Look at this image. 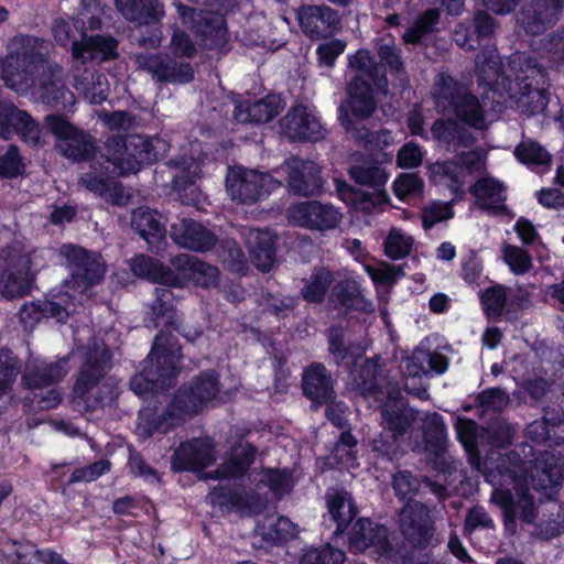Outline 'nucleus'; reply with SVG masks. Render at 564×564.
Here are the masks:
<instances>
[{"label":"nucleus","mask_w":564,"mask_h":564,"mask_svg":"<svg viewBox=\"0 0 564 564\" xmlns=\"http://www.w3.org/2000/svg\"><path fill=\"white\" fill-rule=\"evenodd\" d=\"M288 185L295 195L313 196L323 187L321 170L314 161H303L297 158L288 163Z\"/></svg>","instance_id":"5701e85b"},{"label":"nucleus","mask_w":564,"mask_h":564,"mask_svg":"<svg viewBox=\"0 0 564 564\" xmlns=\"http://www.w3.org/2000/svg\"><path fill=\"white\" fill-rule=\"evenodd\" d=\"M425 451L435 458H441L446 453L447 436L446 425L442 415L430 413L424 419Z\"/></svg>","instance_id":"49530a36"},{"label":"nucleus","mask_w":564,"mask_h":564,"mask_svg":"<svg viewBox=\"0 0 564 564\" xmlns=\"http://www.w3.org/2000/svg\"><path fill=\"white\" fill-rule=\"evenodd\" d=\"M59 254L66 260L69 270L65 281L68 290L85 293L104 280L106 264L98 252L75 245H63Z\"/></svg>","instance_id":"6e6552de"},{"label":"nucleus","mask_w":564,"mask_h":564,"mask_svg":"<svg viewBox=\"0 0 564 564\" xmlns=\"http://www.w3.org/2000/svg\"><path fill=\"white\" fill-rule=\"evenodd\" d=\"M455 427L468 458H480V448L486 445L502 448L510 443L509 429H485L473 420L462 417L457 419Z\"/></svg>","instance_id":"ddd939ff"},{"label":"nucleus","mask_w":564,"mask_h":564,"mask_svg":"<svg viewBox=\"0 0 564 564\" xmlns=\"http://www.w3.org/2000/svg\"><path fill=\"white\" fill-rule=\"evenodd\" d=\"M74 87L93 105L102 104L107 97V90L102 88L106 77L85 70L80 76H75Z\"/></svg>","instance_id":"5fc2aeb1"},{"label":"nucleus","mask_w":564,"mask_h":564,"mask_svg":"<svg viewBox=\"0 0 564 564\" xmlns=\"http://www.w3.org/2000/svg\"><path fill=\"white\" fill-rule=\"evenodd\" d=\"M6 260L7 268L0 279L1 294L7 299L26 295L33 281L30 256L12 248L8 251Z\"/></svg>","instance_id":"2eb2a0df"},{"label":"nucleus","mask_w":564,"mask_h":564,"mask_svg":"<svg viewBox=\"0 0 564 564\" xmlns=\"http://www.w3.org/2000/svg\"><path fill=\"white\" fill-rule=\"evenodd\" d=\"M349 66L361 72V76L366 75L369 80L379 89H387L388 79L384 68L377 63L375 57L368 50H358L349 57Z\"/></svg>","instance_id":"8fccbe9b"},{"label":"nucleus","mask_w":564,"mask_h":564,"mask_svg":"<svg viewBox=\"0 0 564 564\" xmlns=\"http://www.w3.org/2000/svg\"><path fill=\"white\" fill-rule=\"evenodd\" d=\"M40 98L58 111L74 106L75 96L65 86L61 68L43 73L40 79Z\"/></svg>","instance_id":"7c9ffc66"},{"label":"nucleus","mask_w":564,"mask_h":564,"mask_svg":"<svg viewBox=\"0 0 564 564\" xmlns=\"http://www.w3.org/2000/svg\"><path fill=\"white\" fill-rule=\"evenodd\" d=\"M79 351L82 364L73 388L74 402L88 412L111 406L121 393L120 380L109 375L113 367L112 352L97 337H90Z\"/></svg>","instance_id":"20e7f679"},{"label":"nucleus","mask_w":564,"mask_h":564,"mask_svg":"<svg viewBox=\"0 0 564 564\" xmlns=\"http://www.w3.org/2000/svg\"><path fill=\"white\" fill-rule=\"evenodd\" d=\"M516 108L527 116H535L543 112L547 106L545 86H530L528 88L511 86L502 88Z\"/></svg>","instance_id":"e433bc0d"},{"label":"nucleus","mask_w":564,"mask_h":564,"mask_svg":"<svg viewBox=\"0 0 564 564\" xmlns=\"http://www.w3.org/2000/svg\"><path fill=\"white\" fill-rule=\"evenodd\" d=\"M115 4L126 20L139 25L156 23L164 15L159 0H115Z\"/></svg>","instance_id":"72a5a7b5"},{"label":"nucleus","mask_w":564,"mask_h":564,"mask_svg":"<svg viewBox=\"0 0 564 564\" xmlns=\"http://www.w3.org/2000/svg\"><path fill=\"white\" fill-rule=\"evenodd\" d=\"M476 75L479 85H486L494 93L505 96L502 77H509L496 47H485L475 58Z\"/></svg>","instance_id":"bb28decb"},{"label":"nucleus","mask_w":564,"mask_h":564,"mask_svg":"<svg viewBox=\"0 0 564 564\" xmlns=\"http://www.w3.org/2000/svg\"><path fill=\"white\" fill-rule=\"evenodd\" d=\"M171 285L160 284L154 289L155 300L151 305L153 314V326L158 327L159 318H166L165 324L174 325V294L170 289Z\"/></svg>","instance_id":"052dcab7"},{"label":"nucleus","mask_w":564,"mask_h":564,"mask_svg":"<svg viewBox=\"0 0 564 564\" xmlns=\"http://www.w3.org/2000/svg\"><path fill=\"white\" fill-rule=\"evenodd\" d=\"M432 95L438 112L453 115L458 122L476 130L488 128L485 109L477 96L449 75L437 76Z\"/></svg>","instance_id":"423d86ee"},{"label":"nucleus","mask_w":564,"mask_h":564,"mask_svg":"<svg viewBox=\"0 0 564 564\" xmlns=\"http://www.w3.org/2000/svg\"><path fill=\"white\" fill-rule=\"evenodd\" d=\"M204 403L200 401L189 386L181 387L170 403L167 415L177 424L180 421L200 412L204 408Z\"/></svg>","instance_id":"de8ad7c7"},{"label":"nucleus","mask_w":564,"mask_h":564,"mask_svg":"<svg viewBox=\"0 0 564 564\" xmlns=\"http://www.w3.org/2000/svg\"><path fill=\"white\" fill-rule=\"evenodd\" d=\"M441 18L440 9L432 8L417 17L414 23L403 33L402 39L406 44H420L423 39L431 34L438 24Z\"/></svg>","instance_id":"6e6d98bb"},{"label":"nucleus","mask_w":564,"mask_h":564,"mask_svg":"<svg viewBox=\"0 0 564 564\" xmlns=\"http://www.w3.org/2000/svg\"><path fill=\"white\" fill-rule=\"evenodd\" d=\"M176 425L167 410L158 414L152 409H145L139 413L137 422V433L141 437H150L154 433H166L172 426Z\"/></svg>","instance_id":"4d7b16f0"},{"label":"nucleus","mask_w":564,"mask_h":564,"mask_svg":"<svg viewBox=\"0 0 564 564\" xmlns=\"http://www.w3.org/2000/svg\"><path fill=\"white\" fill-rule=\"evenodd\" d=\"M516 158L525 165H547L551 155L547 150L532 139H523L514 149Z\"/></svg>","instance_id":"e2e57ef3"},{"label":"nucleus","mask_w":564,"mask_h":564,"mask_svg":"<svg viewBox=\"0 0 564 564\" xmlns=\"http://www.w3.org/2000/svg\"><path fill=\"white\" fill-rule=\"evenodd\" d=\"M188 386L204 405L214 400L219 392V380L214 370L200 372Z\"/></svg>","instance_id":"774afa93"},{"label":"nucleus","mask_w":564,"mask_h":564,"mask_svg":"<svg viewBox=\"0 0 564 564\" xmlns=\"http://www.w3.org/2000/svg\"><path fill=\"white\" fill-rule=\"evenodd\" d=\"M166 165L170 169L172 184L176 191L186 189L198 177L199 166L192 156L173 158Z\"/></svg>","instance_id":"603ef678"},{"label":"nucleus","mask_w":564,"mask_h":564,"mask_svg":"<svg viewBox=\"0 0 564 564\" xmlns=\"http://www.w3.org/2000/svg\"><path fill=\"white\" fill-rule=\"evenodd\" d=\"M129 268L134 275L147 279L159 284L176 285L181 279L175 272L162 264L159 260L145 256L137 254L129 260Z\"/></svg>","instance_id":"c9c22d12"},{"label":"nucleus","mask_w":564,"mask_h":564,"mask_svg":"<svg viewBox=\"0 0 564 564\" xmlns=\"http://www.w3.org/2000/svg\"><path fill=\"white\" fill-rule=\"evenodd\" d=\"M45 126L56 138V150L75 162L88 160L96 145L91 135L57 115H47Z\"/></svg>","instance_id":"f8f14e48"},{"label":"nucleus","mask_w":564,"mask_h":564,"mask_svg":"<svg viewBox=\"0 0 564 564\" xmlns=\"http://www.w3.org/2000/svg\"><path fill=\"white\" fill-rule=\"evenodd\" d=\"M375 50L380 59L381 66L400 80L406 79L402 51L392 37H380L375 42Z\"/></svg>","instance_id":"09e8293b"},{"label":"nucleus","mask_w":564,"mask_h":564,"mask_svg":"<svg viewBox=\"0 0 564 564\" xmlns=\"http://www.w3.org/2000/svg\"><path fill=\"white\" fill-rule=\"evenodd\" d=\"M413 242L414 239L410 235L392 228L384 240L386 254L393 260L405 258L410 254Z\"/></svg>","instance_id":"338daca9"},{"label":"nucleus","mask_w":564,"mask_h":564,"mask_svg":"<svg viewBox=\"0 0 564 564\" xmlns=\"http://www.w3.org/2000/svg\"><path fill=\"white\" fill-rule=\"evenodd\" d=\"M261 482L276 496L290 494L295 485L293 471L288 468H267L263 470Z\"/></svg>","instance_id":"69168bd1"},{"label":"nucleus","mask_w":564,"mask_h":564,"mask_svg":"<svg viewBox=\"0 0 564 564\" xmlns=\"http://www.w3.org/2000/svg\"><path fill=\"white\" fill-rule=\"evenodd\" d=\"M301 30L311 39L327 37L339 24V14L327 6H303L297 11Z\"/></svg>","instance_id":"4be33fe9"},{"label":"nucleus","mask_w":564,"mask_h":564,"mask_svg":"<svg viewBox=\"0 0 564 564\" xmlns=\"http://www.w3.org/2000/svg\"><path fill=\"white\" fill-rule=\"evenodd\" d=\"M104 15L105 6L99 0L80 1V10L74 18V26L80 31L82 41L88 37V31L101 30Z\"/></svg>","instance_id":"3c124183"},{"label":"nucleus","mask_w":564,"mask_h":564,"mask_svg":"<svg viewBox=\"0 0 564 564\" xmlns=\"http://www.w3.org/2000/svg\"><path fill=\"white\" fill-rule=\"evenodd\" d=\"M170 237L180 247L198 252H207L217 243V237L213 231L187 218L171 225Z\"/></svg>","instance_id":"aec40b11"},{"label":"nucleus","mask_w":564,"mask_h":564,"mask_svg":"<svg viewBox=\"0 0 564 564\" xmlns=\"http://www.w3.org/2000/svg\"><path fill=\"white\" fill-rule=\"evenodd\" d=\"M296 536V525L286 517L280 516L275 520L264 519L254 530V545L260 549H271L283 545Z\"/></svg>","instance_id":"c756f323"},{"label":"nucleus","mask_w":564,"mask_h":564,"mask_svg":"<svg viewBox=\"0 0 564 564\" xmlns=\"http://www.w3.org/2000/svg\"><path fill=\"white\" fill-rule=\"evenodd\" d=\"M105 150L112 162L111 170L119 174L137 173L142 165L156 161L164 142L159 138L140 134H115L105 142Z\"/></svg>","instance_id":"0eeeda50"},{"label":"nucleus","mask_w":564,"mask_h":564,"mask_svg":"<svg viewBox=\"0 0 564 564\" xmlns=\"http://www.w3.org/2000/svg\"><path fill=\"white\" fill-rule=\"evenodd\" d=\"M112 162L108 158V152H104L98 159H95L89 165V170L84 172L79 178V183L88 191L105 196L110 188L111 176H120L121 174L111 170Z\"/></svg>","instance_id":"58836bf2"},{"label":"nucleus","mask_w":564,"mask_h":564,"mask_svg":"<svg viewBox=\"0 0 564 564\" xmlns=\"http://www.w3.org/2000/svg\"><path fill=\"white\" fill-rule=\"evenodd\" d=\"M0 545L9 550L3 556L10 564H35L36 544L30 540L0 538Z\"/></svg>","instance_id":"bf43d9fd"},{"label":"nucleus","mask_w":564,"mask_h":564,"mask_svg":"<svg viewBox=\"0 0 564 564\" xmlns=\"http://www.w3.org/2000/svg\"><path fill=\"white\" fill-rule=\"evenodd\" d=\"M133 62L160 84L184 85L194 79L193 65L166 53H137Z\"/></svg>","instance_id":"1a4fd4ad"},{"label":"nucleus","mask_w":564,"mask_h":564,"mask_svg":"<svg viewBox=\"0 0 564 564\" xmlns=\"http://www.w3.org/2000/svg\"><path fill=\"white\" fill-rule=\"evenodd\" d=\"M564 14V0H529L518 12V23L528 33L538 35L554 26Z\"/></svg>","instance_id":"4468645a"},{"label":"nucleus","mask_w":564,"mask_h":564,"mask_svg":"<svg viewBox=\"0 0 564 564\" xmlns=\"http://www.w3.org/2000/svg\"><path fill=\"white\" fill-rule=\"evenodd\" d=\"M336 380L324 364L313 362L302 373L303 394L312 402L314 410L337 399Z\"/></svg>","instance_id":"6ab92c4d"},{"label":"nucleus","mask_w":564,"mask_h":564,"mask_svg":"<svg viewBox=\"0 0 564 564\" xmlns=\"http://www.w3.org/2000/svg\"><path fill=\"white\" fill-rule=\"evenodd\" d=\"M289 218L300 227L325 231L337 227L341 214L330 204L307 200L290 207Z\"/></svg>","instance_id":"dca6fc26"},{"label":"nucleus","mask_w":564,"mask_h":564,"mask_svg":"<svg viewBox=\"0 0 564 564\" xmlns=\"http://www.w3.org/2000/svg\"><path fill=\"white\" fill-rule=\"evenodd\" d=\"M549 425L542 419L533 421L525 429L524 437L527 441L509 452L507 458H555L554 454L550 455L549 452H542L528 443L530 441L535 445H542L549 440Z\"/></svg>","instance_id":"4c0bfd02"},{"label":"nucleus","mask_w":564,"mask_h":564,"mask_svg":"<svg viewBox=\"0 0 564 564\" xmlns=\"http://www.w3.org/2000/svg\"><path fill=\"white\" fill-rule=\"evenodd\" d=\"M162 216L149 207L132 210L131 227L143 238L151 249L158 248L164 239L166 229L161 221Z\"/></svg>","instance_id":"f704fd0d"},{"label":"nucleus","mask_w":564,"mask_h":564,"mask_svg":"<svg viewBox=\"0 0 564 564\" xmlns=\"http://www.w3.org/2000/svg\"><path fill=\"white\" fill-rule=\"evenodd\" d=\"M334 301L347 310L369 313L373 311L372 302L365 299L355 280H344L333 288Z\"/></svg>","instance_id":"a18cd8bd"},{"label":"nucleus","mask_w":564,"mask_h":564,"mask_svg":"<svg viewBox=\"0 0 564 564\" xmlns=\"http://www.w3.org/2000/svg\"><path fill=\"white\" fill-rule=\"evenodd\" d=\"M280 128L291 141L316 142L323 139L325 133L319 119L303 105L289 109L280 120Z\"/></svg>","instance_id":"a211bd4d"},{"label":"nucleus","mask_w":564,"mask_h":564,"mask_svg":"<svg viewBox=\"0 0 564 564\" xmlns=\"http://www.w3.org/2000/svg\"><path fill=\"white\" fill-rule=\"evenodd\" d=\"M214 442L208 436L194 437L182 442L172 458H215Z\"/></svg>","instance_id":"0e129e2a"},{"label":"nucleus","mask_w":564,"mask_h":564,"mask_svg":"<svg viewBox=\"0 0 564 564\" xmlns=\"http://www.w3.org/2000/svg\"><path fill=\"white\" fill-rule=\"evenodd\" d=\"M380 414L388 429L402 435L416 421V412L409 408L398 389L388 391L387 401L380 404Z\"/></svg>","instance_id":"cd10ccee"},{"label":"nucleus","mask_w":564,"mask_h":564,"mask_svg":"<svg viewBox=\"0 0 564 564\" xmlns=\"http://www.w3.org/2000/svg\"><path fill=\"white\" fill-rule=\"evenodd\" d=\"M429 172L434 183L444 184L453 194L458 195L464 192V170L455 158L452 160L436 161L429 166Z\"/></svg>","instance_id":"37998d69"},{"label":"nucleus","mask_w":564,"mask_h":564,"mask_svg":"<svg viewBox=\"0 0 564 564\" xmlns=\"http://www.w3.org/2000/svg\"><path fill=\"white\" fill-rule=\"evenodd\" d=\"M173 271L181 279L176 288L191 281L202 288H210L218 283L219 270L191 254H180L172 260Z\"/></svg>","instance_id":"b1692460"},{"label":"nucleus","mask_w":564,"mask_h":564,"mask_svg":"<svg viewBox=\"0 0 564 564\" xmlns=\"http://www.w3.org/2000/svg\"><path fill=\"white\" fill-rule=\"evenodd\" d=\"M484 473L485 481L492 486L491 502L502 510L503 524L516 531L518 520L534 524L539 510L533 489L540 503L556 499L563 481L560 460H467ZM564 466V460H561Z\"/></svg>","instance_id":"f257e3e1"},{"label":"nucleus","mask_w":564,"mask_h":564,"mask_svg":"<svg viewBox=\"0 0 564 564\" xmlns=\"http://www.w3.org/2000/svg\"><path fill=\"white\" fill-rule=\"evenodd\" d=\"M469 191L479 208L494 214H501L505 210V188L500 182L490 177L480 178Z\"/></svg>","instance_id":"79ce46f5"},{"label":"nucleus","mask_w":564,"mask_h":564,"mask_svg":"<svg viewBox=\"0 0 564 564\" xmlns=\"http://www.w3.org/2000/svg\"><path fill=\"white\" fill-rule=\"evenodd\" d=\"M349 174L356 183L375 189V192L361 193V200L364 203L376 205L384 203L388 199V195L382 188L388 180V175L380 165L372 162H365L360 165L351 166Z\"/></svg>","instance_id":"c85d7f7f"},{"label":"nucleus","mask_w":564,"mask_h":564,"mask_svg":"<svg viewBox=\"0 0 564 564\" xmlns=\"http://www.w3.org/2000/svg\"><path fill=\"white\" fill-rule=\"evenodd\" d=\"M181 358L177 338L169 332L161 330L143 361L142 370L131 378L130 389L138 395H144L171 388L180 372Z\"/></svg>","instance_id":"39448f33"},{"label":"nucleus","mask_w":564,"mask_h":564,"mask_svg":"<svg viewBox=\"0 0 564 564\" xmlns=\"http://www.w3.org/2000/svg\"><path fill=\"white\" fill-rule=\"evenodd\" d=\"M349 108L358 119H366L376 109L371 85L361 75H356L347 86Z\"/></svg>","instance_id":"a19ab883"},{"label":"nucleus","mask_w":564,"mask_h":564,"mask_svg":"<svg viewBox=\"0 0 564 564\" xmlns=\"http://www.w3.org/2000/svg\"><path fill=\"white\" fill-rule=\"evenodd\" d=\"M280 185L281 182L268 173L243 167L229 170L226 177L227 193L232 200L241 204L257 203Z\"/></svg>","instance_id":"9d476101"},{"label":"nucleus","mask_w":564,"mask_h":564,"mask_svg":"<svg viewBox=\"0 0 564 564\" xmlns=\"http://www.w3.org/2000/svg\"><path fill=\"white\" fill-rule=\"evenodd\" d=\"M118 41L111 35L96 34L82 42H73V56L83 63L99 59L107 61L118 56Z\"/></svg>","instance_id":"2f4dec72"},{"label":"nucleus","mask_w":564,"mask_h":564,"mask_svg":"<svg viewBox=\"0 0 564 564\" xmlns=\"http://www.w3.org/2000/svg\"><path fill=\"white\" fill-rule=\"evenodd\" d=\"M250 259L262 272H269L276 257L273 236L268 230L251 229L248 235Z\"/></svg>","instance_id":"ea45409f"},{"label":"nucleus","mask_w":564,"mask_h":564,"mask_svg":"<svg viewBox=\"0 0 564 564\" xmlns=\"http://www.w3.org/2000/svg\"><path fill=\"white\" fill-rule=\"evenodd\" d=\"M332 282L333 274L330 271L324 268L316 269L310 278L303 281L304 285L301 289V294L310 303H322Z\"/></svg>","instance_id":"864d4df0"},{"label":"nucleus","mask_w":564,"mask_h":564,"mask_svg":"<svg viewBox=\"0 0 564 564\" xmlns=\"http://www.w3.org/2000/svg\"><path fill=\"white\" fill-rule=\"evenodd\" d=\"M325 499L328 513L336 522L333 536L347 534L350 551L364 553L371 549L372 554L382 561H393L400 555L402 542L398 533L383 523L370 518H359L348 531L358 508L347 490L328 489Z\"/></svg>","instance_id":"7ed1b4c3"},{"label":"nucleus","mask_w":564,"mask_h":564,"mask_svg":"<svg viewBox=\"0 0 564 564\" xmlns=\"http://www.w3.org/2000/svg\"><path fill=\"white\" fill-rule=\"evenodd\" d=\"M345 560L344 551L326 543L322 546H311L304 550L299 564H343Z\"/></svg>","instance_id":"680f3d73"},{"label":"nucleus","mask_w":564,"mask_h":564,"mask_svg":"<svg viewBox=\"0 0 564 564\" xmlns=\"http://www.w3.org/2000/svg\"><path fill=\"white\" fill-rule=\"evenodd\" d=\"M508 70L509 77H502V88L546 86L545 67L536 57L525 52H516L508 57Z\"/></svg>","instance_id":"f3484780"},{"label":"nucleus","mask_w":564,"mask_h":564,"mask_svg":"<svg viewBox=\"0 0 564 564\" xmlns=\"http://www.w3.org/2000/svg\"><path fill=\"white\" fill-rule=\"evenodd\" d=\"M68 373V358L56 361L29 360L22 373V383L28 389L51 386Z\"/></svg>","instance_id":"393cba45"},{"label":"nucleus","mask_w":564,"mask_h":564,"mask_svg":"<svg viewBox=\"0 0 564 564\" xmlns=\"http://www.w3.org/2000/svg\"><path fill=\"white\" fill-rule=\"evenodd\" d=\"M379 362L378 358H367L360 365H356L351 371V379L355 389L365 397H377L381 394V387L378 382Z\"/></svg>","instance_id":"c03bdc74"},{"label":"nucleus","mask_w":564,"mask_h":564,"mask_svg":"<svg viewBox=\"0 0 564 564\" xmlns=\"http://www.w3.org/2000/svg\"><path fill=\"white\" fill-rule=\"evenodd\" d=\"M193 30L203 48L220 54L228 52L229 36L223 15L212 11L198 14Z\"/></svg>","instance_id":"412c9836"},{"label":"nucleus","mask_w":564,"mask_h":564,"mask_svg":"<svg viewBox=\"0 0 564 564\" xmlns=\"http://www.w3.org/2000/svg\"><path fill=\"white\" fill-rule=\"evenodd\" d=\"M283 108V99L279 95L270 94L259 100L238 104L234 118L239 123H265L278 116Z\"/></svg>","instance_id":"a878e982"},{"label":"nucleus","mask_w":564,"mask_h":564,"mask_svg":"<svg viewBox=\"0 0 564 564\" xmlns=\"http://www.w3.org/2000/svg\"><path fill=\"white\" fill-rule=\"evenodd\" d=\"M15 132L26 143L33 147L42 144L41 129L37 122L24 110L19 109L13 105L11 133Z\"/></svg>","instance_id":"13d9d810"},{"label":"nucleus","mask_w":564,"mask_h":564,"mask_svg":"<svg viewBox=\"0 0 564 564\" xmlns=\"http://www.w3.org/2000/svg\"><path fill=\"white\" fill-rule=\"evenodd\" d=\"M217 460H171L172 469L194 473L199 480H228L229 484L214 486L206 501L223 512L259 514L267 507V499L256 490H248L245 477L256 460H223L208 470Z\"/></svg>","instance_id":"f03ea898"},{"label":"nucleus","mask_w":564,"mask_h":564,"mask_svg":"<svg viewBox=\"0 0 564 564\" xmlns=\"http://www.w3.org/2000/svg\"><path fill=\"white\" fill-rule=\"evenodd\" d=\"M431 134L437 145L453 151L469 147L475 141L473 134L452 118L436 119L431 127Z\"/></svg>","instance_id":"473e14b6"},{"label":"nucleus","mask_w":564,"mask_h":564,"mask_svg":"<svg viewBox=\"0 0 564 564\" xmlns=\"http://www.w3.org/2000/svg\"><path fill=\"white\" fill-rule=\"evenodd\" d=\"M399 530L404 541L414 550H425L435 534V521L424 503L410 500L399 512Z\"/></svg>","instance_id":"9b49d317"}]
</instances>
